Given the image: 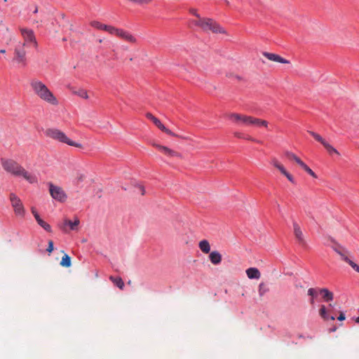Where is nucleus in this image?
I'll list each match as a JSON object with an SVG mask.
<instances>
[{
	"instance_id": "nucleus-1",
	"label": "nucleus",
	"mask_w": 359,
	"mask_h": 359,
	"mask_svg": "<svg viewBox=\"0 0 359 359\" xmlns=\"http://www.w3.org/2000/svg\"><path fill=\"white\" fill-rule=\"evenodd\" d=\"M1 163L5 171L9 172L14 176H22L31 184L36 183V177L27 171L18 163L12 159H1Z\"/></svg>"
},
{
	"instance_id": "nucleus-2",
	"label": "nucleus",
	"mask_w": 359,
	"mask_h": 359,
	"mask_svg": "<svg viewBox=\"0 0 359 359\" xmlns=\"http://www.w3.org/2000/svg\"><path fill=\"white\" fill-rule=\"evenodd\" d=\"M30 86L34 93L42 100L48 103L57 105L58 101L48 87L41 81L33 79L30 82Z\"/></svg>"
},
{
	"instance_id": "nucleus-3",
	"label": "nucleus",
	"mask_w": 359,
	"mask_h": 359,
	"mask_svg": "<svg viewBox=\"0 0 359 359\" xmlns=\"http://www.w3.org/2000/svg\"><path fill=\"white\" fill-rule=\"evenodd\" d=\"M197 20L190 22L191 24L199 27L203 31H210L212 33L226 34L225 29L222 27L216 21L212 18H201L198 14H196Z\"/></svg>"
},
{
	"instance_id": "nucleus-4",
	"label": "nucleus",
	"mask_w": 359,
	"mask_h": 359,
	"mask_svg": "<svg viewBox=\"0 0 359 359\" xmlns=\"http://www.w3.org/2000/svg\"><path fill=\"white\" fill-rule=\"evenodd\" d=\"M46 135L50 138L55 140L59 141L62 143H65L69 146H73L77 148H83L81 144L76 143L69 138L61 130L55 128H49L46 130Z\"/></svg>"
},
{
	"instance_id": "nucleus-5",
	"label": "nucleus",
	"mask_w": 359,
	"mask_h": 359,
	"mask_svg": "<svg viewBox=\"0 0 359 359\" xmlns=\"http://www.w3.org/2000/svg\"><path fill=\"white\" fill-rule=\"evenodd\" d=\"M9 199L15 216L23 218L25 215V209L20 198L15 194L11 193Z\"/></svg>"
},
{
	"instance_id": "nucleus-6",
	"label": "nucleus",
	"mask_w": 359,
	"mask_h": 359,
	"mask_svg": "<svg viewBox=\"0 0 359 359\" xmlns=\"http://www.w3.org/2000/svg\"><path fill=\"white\" fill-rule=\"evenodd\" d=\"M111 34L115 35L117 37L131 44H136L137 43V39L135 35H133L131 32L121 28L113 27Z\"/></svg>"
},
{
	"instance_id": "nucleus-7",
	"label": "nucleus",
	"mask_w": 359,
	"mask_h": 359,
	"mask_svg": "<svg viewBox=\"0 0 359 359\" xmlns=\"http://www.w3.org/2000/svg\"><path fill=\"white\" fill-rule=\"evenodd\" d=\"M20 31L24 39V42L20 45L25 46L26 44L31 43L36 49L38 48V42L36 41L34 31L31 29L25 27H20Z\"/></svg>"
},
{
	"instance_id": "nucleus-8",
	"label": "nucleus",
	"mask_w": 359,
	"mask_h": 359,
	"mask_svg": "<svg viewBox=\"0 0 359 359\" xmlns=\"http://www.w3.org/2000/svg\"><path fill=\"white\" fill-rule=\"evenodd\" d=\"M49 193L51 197L61 203L66 201L67 196L63 189L59 186L54 185L52 182H49Z\"/></svg>"
},
{
	"instance_id": "nucleus-9",
	"label": "nucleus",
	"mask_w": 359,
	"mask_h": 359,
	"mask_svg": "<svg viewBox=\"0 0 359 359\" xmlns=\"http://www.w3.org/2000/svg\"><path fill=\"white\" fill-rule=\"evenodd\" d=\"M13 60L18 65L25 67L27 65L26 50L25 46L19 44L14 50Z\"/></svg>"
},
{
	"instance_id": "nucleus-10",
	"label": "nucleus",
	"mask_w": 359,
	"mask_h": 359,
	"mask_svg": "<svg viewBox=\"0 0 359 359\" xmlns=\"http://www.w3.org/2000/svg\"><path fill=\"white\" fill-rule=\"evenodd\" d=\"M308 133L312 135L316 141L320 142L330 154H334L337 156L340 155L339 152L330 144H329L325 139H323L319 134L311 130L308 131Z\"/></svg>"
},
{
	"instance_id": "nucleus-11",
	"label": "nucleus",
	"mask_w": 359,
	"mask_h": 359,
	"mask_svg": "<svg viewBox=\"0 0 359 359\" xmlns=\"http://www.w3.org/2000/svg\"><path fill=\"white\" fill-rule=\"evenodd\" d=\"M80 221L78 217H75L74 221L65 219H64L63 224L60 226V229L65 233H68L71 231H77Z\"/></svg>"
},
{
	"instance_id": "nucleus-12",
	"label": "nucleus",
	"mask_w": 359,
	"mask_h": 359,
	"mask_svg": "<svg viewBox=\"0 0 359 359\" xmlns=\"http://www.w3.org/2000/svg\"><path fill=\"white\" fill-rule=\"evenodd\" d=\"M146 116L147 118L150 119L156 127H158L161 130L167 133L169 135L177 137V135L172 133L170 130L168 129L164 126V125L161 122V121L152 115L151 113H147Z\"/></svg>"
},
{
	"instance_id": "nucleus-13",
	"label": "nucleus",
	"mask_w": 359,
	"mask_h": 359,
	"mask_svg": "<svg viewBox=\"0 0 359 359\" xmlns=\"http://www.w3.org/2000/svg\"><path fill=\"white\" fill-rule=\"evenodd\" d=\"M227 116L234 123L247 126L248 116L238 113H231Z\"/></svg>"
},
{
	"instance_id": "nucleus-14",
	"label": "nucleus",
	"mask_w": 359,
	"mask_h": 359,
	"mask_svg": "<svg viewBox=\"0 0 359 359\" xmlns=\"http://www.w3.org/2000/svg\"><path fill=\"white\" fill-rule=\"evenodd\" d=\"M153 147L158 149L160 151L163 153L165 155H167L170 157H181V154L176 151H174L167 147L156 144L155 142L151 144Z\"/></svg>"
},
{
	"instance_id": "nucleus-15",
	"label": "nucleus",
	"mask_w": 359,
	"mask_h": 359,
	"mask_svg": "<svg viewBox=\"0 0 359 359\" xmlns=\"http://www.w3.org/2000/svg\"><path fill=\"white\" fill-rule=\"evenodd\" d=\"M334 251L338 253L341 258L348 263L355 271L359 273V266L353 262L352 260L348 259V257L346 255L345 250L344 249H341V248H334Z\"/></svg>"
},
{
	"instance_id": "nucleus-16",
	"label": "nucleus",
	"mask_w": 359,
	"mask_h": 359,
	"mask_svg": "<svg viewBox=\"0 0 359 359\" xmlns=\"http://www.w3.org/2000/svg\"><path fill=\"white\" fill-rule=\"evenodd\" d=\"M254 126L256 127L268 128V121L254 116H248L247 126Z\"/></svg>"
},
{
	"instance_id": "nucleus-17",
	"label": "nucleus",
	"mask_w": 359,
	"mask_h": 359,
	"mask_svg": "<svg viewBox=\"0 0 359 359\" xmlns=\"http://www.w3.org/2000/svg\"><path fill=\"white\" fill-rule=\"evenodd\" d=\"M262 55L266 58H267L269 60H271V61H273V62H278V63L290 64V61L289 60L282 57L279 55H277V54H275V53H269V52H264L262 53Z\"/></svg>"
},
{
	"instance_id": "nucleus-18",
	"label": "nucleus",
	"mask_w": 359,
	"mask_h": 359,
	"mask_svg": "<svg viewBox=\"0 0 359 359\" xmlns=\"http://www.w3.org/2000/svg\"><path fill=\"white\" fill-rule=\"evenodd\" d=\"M90 25L97 29H100V30H104V31H106L108 33H109L111 34V31H112V29H113V27L114 26H111V25H104V24H102L98 21H93L90 22Z\"/></svg>"
},
{
	"instance_id": "nucleus-19",
	"label": "nucleus",
	"mask_w": 359,
	"mask_h": 359,
	"mask_svg": "<svg viewBox=\"0 0 359 359\" xmlns=\"http://www.w3.org/2000/svg\"><path fill=\"white\" fill-rule=\"evenodd\" d=\"M209 259L214 265H218L222 262V255L218 251H212L210 252Z\"/></svg>"
},
{
	"instance_id": "nucleus-20",
	"label": "nucleus",
	"mask_w": 359,
	"mask_h": 359,
	"mask_svg": "<svg viewBox=\"0 0 359 359\" xmlns=\"http://www.w3.org/2000/svg\"><path fill=\"white\" fill-rule=\"evenodd\" d=\"M246 274L250 279H259L261 276L259 271L254 267L248 269Z\"/></svg>"
},
{
	"instance_id": "nucleus-21",
	"label": "nucleus",
	"mask_w": 359,
	"mask_h": 359,
	"mask_svg": "<svg viewBox=\"0 0 359 359\" xmlns=\"http://www.w3.org/2000/svg\"><path fill=\"white\" fill-rule=\"evenodd\" d=\"M293 229H294V236H295L296 238L297 239V241L299 243H303L304 242L303 233L301 230L300 226H299V224L297 222H293Z\"/></svg>"
},
{
	"instance_id": "nucleus-22",
	"label": "nucleus",
	"mask_w": 359,
	"mask_h": 359,
	"mask_svg": "<svg viewBox=\"0 0 359 359\" xmlns=\"http://www.w3.org/2000/svg\"><path fill=\"white\" fill-rule=\"evenodd\" d=\"M318 292L322 294L323 299L325 302H330L333 300L334 294L326 288L318 289Z\"/></svg>"
},
{
	"instance_id": "nucleus-23",
	"label": "nucleus",
	"mask_w": 359,
	"mask_h": 359,
	"mask_svg": "<svg viewBox=\"0 0 359 359\" xmlns=\"http://www.w3.org/2000/svg\"><path fill=\"white\" fill-rule=\"evenodd\" d=\"M198 248L205 254L210 252V245L207 240H202L198 243Z\"/></svg>"
},
{
	"instance_id": "nucleus-24",
	"label": "nucleus",
	"mask_w": 359,
	"mask_h": 359,
	"mask_svg": "<svg viewBox=\"0 0 359 359\" xmlns=\"http://www.w3.org/2000/svg\"><path fill=\"white\" fill-rule=\"evenodd\" d=\"M285 155L289 160L295 161L300 167L304 164V163L292 152L286 151Z\"/></svg>"
},
{
	"instance_id": "nucleus-25",
	"label": "nucleus",
	"mask_w": 359,
	"mask_h": 359,
	"mask_svg": "<svg viewBox=\"0 0 359 359\" xmlns=\"http://www.w3.org/2000/svg\"><path fill=\"white\" fill-rule=\"evenodd\" d=\"M319 314L320 316L325 320L330 319L332 320H334L335 319L334 316H329L327 313L325 306L322 305L320 306V309L319 310Z\"/></svg>"
},
{
	"instance_id": "nucleus-26",
	"label": "nucleus",
	"mask_w": 359,
	"mask_h": 359,
	"mask_svg": "<svg viewBox=\"0 0 359 359\" xmlns=\"http://www.w3.org/2000/svg\"><path fill=\"white\" fill-rule=\"evenodd\" d=\"M60 264L63 267H70L72 265L71 257L67 254H65L62 257Z\"/></svg>"
},
{
	"instance_id": "nucleus-27",
	"label": "nucleus",
	"mask_w": 359,
	"mask_h": 359,
	"mask_svg": "<svg viewBox=\"0 0 359 359\" xmlns=\"http://www.w3.org/2000/svg\"><path fill=\"white\" fill-rule=\"evenodd\" d=\"M273 165L283 175L287 172L284 166L276 159L272 161Z\"/></svg>"
},
{
	"instance_id": "nucleus-28",
	"label": "nucleus",
	"mask_w": 359,
	"mask_h": 359,
	"mask_svg": "<svg viewBox=\"0 0 359 359\" xmlns=\"http://www.w3.org/2000/svg\"><path fill=\"white\" fill-rule=\"evenodd\" d=\"M109 279L120 289H123L124 287V283L121 278H114L110 276Z\"/></svg>"
},
{
	"instance_id": "nucleus-29",
	"label": "nucleus",
	"mask_w": 359,
	"mask_h": 359,
	"mask_svg": "<svg viewBox=\"0 0 359 359\" xmlns=\"http://www.w3.org/2000/svg\"><path fill=\"white\" fill-rule=\"evenodd\" d=\"M38 224L40 225L43 229H44L46 231L50 232L51 231V227L50 226L44 222L41 218L40 219H38L36 221Z\"/></svg>"
},
{
	"instance_id": "nucleus-30",
	"label": "nucleus",
	"mask_w": 359,
	"mask_h": 359,
	"mask_svg": "<svg viewBox=\"0 0 359 359\" xmlns=\"http://www.w3.org/2000/svg\"><path fill=\"white\" fill-rule=\"evenodd\" d=\"M301 168L304 169L311 177L317 178V175L315 174V172L307 165H306V163H304Z\"/></svg>"
},
{
	"instance_id": "nucleus-31",
	"label": "nucleus",
	"mask_w": 359,
	"mask_h": 359,
	"mask_svg": "<svg viewBox=\"0 0 359 359\" xmlns=\"http://www.w3.org/2000/svg\"><path fill=\"white\" fill-rule=\"evenodd\" d=\"M74 93L82 98H84L86 100L88 99V93L86 90H85L83 89H80L78 91L74 92Z\"/></svg>"
},
{
	"instance_id": "nucleus-32",
	"label": "nucleus",
	"mask_w": 359,
	"mask_h": 359,
	"mask_svg": "<svg viewBox=\"0 0 359 359\" xmlns=\"http://www.w3.org/2000/svg\"><path fill=\"white\" fill-rule=\"evenodd\" d=\"M308 294L312 297L311 299V303L313 304V298L317 296L318 290L315 288H309L308 290Z\"/></svg>"
},
{
	"instance_id": "nucleus-33",
	"label": "nucleus",
	"mask_w": 359,
	"mask_h": 359,
	"mask_svg": "<svg viewBox=\"0 0 359 359\" xmlns=\"http://www.w3.org/2000/svg\"><path fill=\"white\" fill-rule=\"evenodd\" d=\"M268 291V289L266 287L264 283H262L259 285V294L260 296H262Z\"/></svg>"
},
{
	"instance_id": "nucleus-34",
	"label": "nucleus",
	"mask_w": 359,
	"mask_h": 359,
	"mask_svg": "<svg viewBox=\"0 0 359 359\" xmlns=\"http://www.w3.org/2000/svg\"><path fill=\"white\" fill-rule=\"evenodd\" d=\"M53 250H54L53 241L50 240L48 241V245L46 250L48 253H51L53 251Z\"/></svg>"
},
{
	"instance_id": "nucleus-35",
	"label": "nucleus",
	"mask_w": 359,
	"mask_h": 359,
	"mask_svg": "<svg viewBox=\"0 0 359 359\" xmlns=\"http://www.w3.org/2000/svg\"><path fill=\"white\" fill-rule=\"evenodd\" d=\"M32 213L33 214V215L36 221H38V219H41L39 213L37 212V211L36 210V209L34 208H32Z\"/></svg>"
},
{
	"instance_id": "nucleus-36",
	"label": "nucleus",
	"mask_w": 359,
	"mask_h": 359,
	"mask_svg": "<svg viewBox=\"0 0 359 359\" xmlns=\"http://www.w3.org/2000/svg\"><path fill=\"white\" fill-rule=\"evenodd\" d=\"M284 175L287 178V180L290 182H291L292 183H294L293 177L288 172H287Z\"/></svg>"
},
{
	"instance_id": "nucleus-37",
	"label": "nucleus",
	"mask_w": 359,
	"mask_h": 359,
	"mask_svg": "<svg viewBox=\"0 0 359 359\" xmlns=\"http://www.w3.org/2000/svg\"><path fill=\"white\" fill-rule=\"evenodd\" d=\"M234 136L238 137V138H245L244 135L243 133H240V132H235L233 133Z\"/></svg>"
},
{
	"instance_id": "nucleus-38",
	"label": "nucleus",
	"mask_w": 359,
	"mask_h": 359,
	"mask_svg": "<svg viewBox=\"0 0 359 359\" xmlns=\"http://www.w3.org/2000/svg\"><path fill=\"white\" fill-rule=\"evenodd\" d=\"M339 320H345V315L343 312H341L339 317L337 318Z\"/></svg>"
},
{
	"instance_id": "nucleus-39",
	"label": "nucleus",
	"mask_w": 359,
	"mask_h": 359,
	"mask_svg": "<svg viewBox=\"0 0 359 359\" xmlns=\"http://www.w3.org/2000/svg\"><path fill=\"white\" fill-rule=\"evenodd\" d=\"M229 77L235 78V79H238L239 81L242 79V78L240 76H238V75H233V74H231V76H229Z\"/></svg>"
},
{
	"instance_id": "nucleus-40",
	"label": "nucleus",
	"mask_w": 359,
	"mask_h": 359,
	"mask_svg": "<svg viewBox=\"0 0 359 359\" xmlns=\"http://www.w3.org/2000/svg\"><path fill=\"white\" fill-rule=\"evenodd\" d=\"M140 189L142 191V194L144 195V189L143 187L140 186Z\"/></svg>"
},
{
	"instance_id": "nucleus-41",
	"label": "nucleus",
	"mask_w": 359,
	"mask_h": 359,
	"mask_svg": "<svg viewBox=\"0 0 359 359\" xmlns=\"http://www.w3.org/2000/svg\"><path fill=\"white\" fill-rule=\"evenodd\" d=\"M191 13H193L195 16H196V14H198L195 9H191Z\"/></svg>"
},
{
	"instance_id": "nucleus-42",
	"label": "nucleus",
	"mask_w": 359,
	"mask_h": 359,
	"mask_svg": "<svg viewBox=\"0 0 359 359\" xmlns=\"http://www.w3.org/2000/svg\"><path fill=\"white\" fill-rule=\"evenodd\" d=\"M246 139H247V140H248L255 141V140H254V139H252V138L251 137H250V136H249V137H246Z\"/></svg>"
},
{
	"instance_id": "nucleus-43",
	"label": "nucleus",
	"mask_w": 359,
	"mask_h": 359,
	"mask_svg": "<svg viewBox=\"0 0 359 359\" xmlns=\"http://www.w3.org/2000/svg\"><path fill=\"white\" fill-rule=\"evenodd\" d=\"M0 53H5L6 50L4 49H1V50H0Z\"/></svg>"
},
{
	"instance_id": "nucleus-44",
	"label": "nucleus",
	"mask_w": 359,
	"mask_h": 359,
	"mask_svg": "<svg viewBox=\"0 0 359 359\" xmlns=\"http://www.w3.org/2000/svg\"><path fill=\"white\" fill-rule=\"evenodd\" d=\"M123 49L126 50H128V47L126 46H123Z\"/></svg>"
},
{
	"instance_id": "nucleus-45",
	"label": "nucleus",
	"mask_w": 359,
	"mask_h": 359,
	"mask_svg": "<svg viewBox=\"0 0 359 359\" xmlns=\"http://www.w3.org/2000/svg\"><path fill=\"white\" fill-rule=\"evenodd\" d=\"M355 322H356L357 323H359V316L356 318V319H355Z\"/></svg>"
},
{
	"instance_id": "nucleus-46",
	"label": "nucleus",
	"mask_w": 359,
	"mask_h": 359,
	"mask_svg": "<svg viewBox=\"0 0 359 359\" xmlns=\"http://www.w3.org/2000/svg\"><path fill=\"white\" fill-rule=\"evenodd\" d=\"M99 42H100V43H102V39H100V40H99Z\"/></svg>"
}]
</instances>
